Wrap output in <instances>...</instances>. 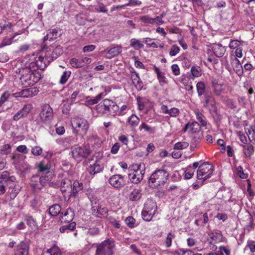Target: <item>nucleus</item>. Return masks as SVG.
Instances as JSON below:
<instances>
[{"instance_id": "f257e3e1", "label": "nucleus", "mask_w": 255, "mask_h": 255, "mask_svg": "<svg viewBox=\"0 0 255 255\" xmlns=\"http://www.w3.org/2000/svg\"><path fill=\"white\" fill-rule=\"evenodd\" d=\"M119 107L114 101L106 99L96 106L97 111L103 115H110L115 116L118 115Z\"/></svg>"}, {"instance_id": "f03ea898", "label": "nucleus", "mask_w": 255, "mask_h": 255, "mask_svg": "<svg viewBox=\"0 0 255 255\" xmlns=\"http://www.w3.org/2000/svg\"><path fill=\"white\" fill-rule=\"evenodd\" d=\"M19 72L20 83L25 87L33 86L41 78L39 72L31 73L29 69H21Z\"/></svg>"}, {"instance_id": "7ed1b4c3", "label": "nucleus", "mask_w": 255, "mask_h": 255, "mask_svg": "<svg viewBox=\"0 0 255 255\" xmlns=\"http://www.w3.org/2000/svg\"><path fill=\"white\" fill-rule=\"evenodd\" d=\"M184 132L188 131L193 134L192 140L194 142H199L203 137V131H201V126L197 122H188L182 129Z\"/></svg>"}, {"instance_id": "20e7f679", "label": "nucleus", "mask_w": 255, "mask_h": 255, "mask_svg": "<svg viewBox=\"0 0 255 255\" xmlns=\"http://www.w3.org/2000/svg\"><path fill=\"white\" fill-rule=\"evenodd\" d=\"M131 172L128 173V178L134 184H138L143 179L145 174V165L144 163L135 164L132 166Z\"/></svg>"}, {"instance_id": "39448f33", "label": "nucleus", "mask_w": 255, "mask_h": 255, "mask_svg": "<svg viewBox=\"0 0 255 255\" xmlns=\"http://www.w3.org/2000/svg\"><path fill=\"white\" fill-rule=\"evenodd\" d=\"M115 248L114 241L108 239L97 245L96 255H113Z\"/></svg>"}, {"instance_id": "423d86ee", "label": "nucleus", "mask_w": 255, "mask_h": 255, "mask_svg": "<svg viewBox=\"0 0 255 255\" xmlns=\"http://www.w3.org/2000/svg\"><path fill=\"white\" fill-rule=\"evenodd\" d=\"M72 126L73 132L79 135L80 140L83 139L89 128L87 121L83 119L75 118L72 122Z\"/></svg>"}, {"instance_id": "0eeeda50", "label": "nucleus", "mask_w": 255, "mask_h": 255, "mask_svg": "<svg viewBox=\"0 0 255 255\" xmlns=\"http://www.w3.org/2000/svg\"><path fill=\"white\" fill-rule=\"evenodd\" d=\"M169 173L164 169H158L153 172L149 179V182L158 186L165 184L168 178Z\"/></svg>"}, {"instance_id": "6e6552de", "label": "nucleus", "mask_w": 255, "mask_h": 255, "mask_svg": "<svg viewBox=\"0 0 255 255\" xmlns=\"http://www.w3.org/2000/svg\"><path fill=\"white\" fill-rule=\"evenodd\" d=\"M214 167L208 162H204L198 167L197 171V178L204 181L210 178L213 174Z\"/></svg>"}, {"instance_id": "1a4fd4ad", "label": "nucleus", "mask_w": 255, "mask_h": 255, "mask_svg": "<svg viewBox=\"0 0 255 255\" xmlns=\"http://www.w3.org/2000/svg\"><path fill=\"white\" fill-rule=\"evenodd\" d=\"M90 153L91 150L89 147L81 146L72 147L70 152L73 158L77 162H80L87 158Z\"/></svg>"}, {"instance_id": "9d476101", "label": "nucleus", "mask_w": 255, "mask_h": 255, "mask_svg": "<svg viewBox=\"0 0 255 255\" xmlns=\"http://www.w3.org/2000/svg\"><path fill=\"white\" fill-rule=\"evenodd\" d=\"M44 51L46 52V59L48 61H53L63 53V48L60 45H50L48 47L44 46Z\"/></svg>"}, {"instance_id": "9b49d317", "label": "nucleus", "mask_w": 255, "mask_h": 255, "mask_svg": "<svg viewBox=\"0 0 255 255\" xmlns=\"http://www.w3.org/2000/svg\"><path fill=\"white\" fill-rule=\"evenodd\" d=\"M39 116L43 123L49 124L53 119V109L49 105L44 104L42 106V110Z\"/></svg>"}, {"instance_id": "f8f14e48", "label": "nucleus", "mask_w": 255, "mask_h": 255, "mask_svg": "<svg viewBox=\"0 0 255 255\" xmlns=\"http://www.w3.org/2000/svg\"><path fill=\"white\" fill-rule=\"evenodd\" d=\"M11 159L13 160V164L16 169L22 172L25 171L30 167L25 162L23 156L18 153L13 154Z\"/></svg>"}, {"instance_id": "ddd939ff", "label": "nucleus", "mask_w": 255, "mask_h": 255, "mask_svg": "<svg viewBox=\"0 0 255 255\" xmlns=\"http://www.w3.org/2000/svg\"><path fill=\"white\" fill-rule=\"evenodd\" d=\"M109 183L114 187L120 188L125 185L124 176L120 174H116L111 177L109 180Z\"/></svg>"}, {"instance_id": "4468645a", "label": "nucleus", "mask_w": 255, "mask_h": 255, "mask_svg": "<svg viewBox=\"0 0 255 255\" xmlns=\"http://www.w3.org/2000/svg\"><path fill=\"white\" fill-rule=\"evenodd\" d=\"M32 106L31 104H26L24 106L22 109L17 112L13 117V120L17 121L19 119L26 117L32 109Z\"/></svg>"}, {"instance_id": "2eb2a0df", "label": "nucleus", "mask_w": 255, "mask_h": 255, "mask_svg": "<svg viewBox=\"0 0 255 255\" xmlns=\"http://www.w3.org/2000/svg\"><path fill=\"white\" fill-rule=\"evenodd\" d=\"M103 169V165L100 164L98 161H96L93 164L88 166L87 171L91 175H95L102 171Z\"/></svg>"}, {"instance_id": "dca6fc26", "label": "nucleus", "mask_w": 255, "mask_h": 255, "mask_svg": "<svg viewBox=\"0 0 255 255\" xmlns=\"http://www.w3.org/2000/svg\"><path fill=\"white\" fill-rule=\"evenodd\" d=\"M204 97V101L202 102L203 107L209 110V108H213L216 106L215 99L211 93L205 94Z\"/></svg>"}, {"instance_id": "f3484780", "label": "nucleus", "mask_w": 255, "mask_h": 255, "mask_svg": "<svg viewBox=\"0 0 255 255\" xmlns=\"http://www.w3.org/2000/svg\"><path fill=\"white\" fill-rule=\"evenodd\" d=\"M29 247L28 245L21 242L17 246L14 255H28Z\"/></svg>"}, {"instance_id": "a211bd4d", "label": "nucleus", "mask_w": 255, "mask_h": 255, "mask_svg": "<svg viewBox=\"0 0 255 255\" xmlns=\"http://www.w3.org/2000/svg\"><path fill=\"white\" fill-rule=\"evenodd\" d=\"M24 221L26 222L28 227L33 231L38 230V226L37 221L32 216L27 214L24 216Z\"/></svg>"}, {"instance_id": "6ab92c4d", "label": "nucleus", "mask_w": 255, "mask_h": 255, "mask_svg": "<svg viewBox=\"0 0 255 255\" xmlns=\"http://www.w3.org/2000/svg\"><path fill=\"white\" fill-rule=\"evenodd\" d=\"M83 188V184L82 182L75 180L72 184L71 188L69 191L70 195L75 197L77 196L78 193Z\"/></svg>"}, {"instance_id": "aec40b11", "label": "nucleus", "mask_w": 255, "mask_h": 255, "mask_svg": "<svg viewBox=\"0 0 255 255\" xmlns=\"http://www.w3.org/2000/svg\"><path fill=\"white\" fill-rule=\"evenodd\" d=\"M141 190L138 188H133L128 195L130 201L135 202L139 200L141 198Z\"/></svg>"}, {"instance_id": "412c9836", "label": "nucleus", "mask_w": 255, "mask_h": 255, "mask_svg": "<svg viewBox=\"0 0 255 255\" xmlns=\"http://www.w3.org/2000/svg\"><path fill=\"white\" fill-rule=\"evenodd\" d=\"M107 51V54L110 55L108 58H112L114 57L117 56L122 52V46L121 45H116L113 48L108 50V48L102 51V53H105Z\"/></svg>"}, {"instance_id": "4be33fe9", "label": "nucleus", "mask_w": 255, "mask_h": 255, "mask_svg": "<svg viewBox=\"0 0 255 255\" xmlns=\"http://www.w3.org/2000/svg\"><path fill=\"white\" fill-rule=\"evenodd\" d=\"M75 216L74 210L71 208L67 209L63 216H62V222L69 223L71 222Z\"/></svg>"}, {"instance_id": "5701e85b", "label": "nucleus", "mask_w": 255, "mask_h": 255, "mask_svg": "<svg viewBox=\"0 0 255 255\" xmlns=\"http://www.w3.org/2000/svg\"><path fill=\"white\" fill-rule=\"evenodd\" d=\"M134 74H132L131 78L132 83L138 91H140L143 87V83L139 78V75L136 72H133Z\"/></svg>"}, {"instance_id": "b1692460", "label": "nucleus", "mask_w": 255, "mask_h": 255, "mask_svg": "<svg viewBox=\"0 0 255 255\" xmlns=\"http://www.w3.org/2000/svg\"><path fill=\"white\" fill-rule=\"evenodd\" d=\"M71 180L68 178H65L63 179L60 182V190L64 193L70 190L72 186Z\"/></svg>"}, {"instance_id": "393cba45", "label": "nucleus", "mask_w": 255, "mask_h": 255, "mask_svg": "<svg viewBox=\"0 0 255 255\" xmlns=\"http://www.w3.org/2000/svg\"><path fill=\"white\" fill-rule=\"evenodd\" d=\"M143 209L155 215L157 209L156 202L153 200L148 201L145 203Z\"/></svg>"}, {"instance_id": "a878e982", "label": "nucleus", "mask_w": 255, "mask_h": 255, "mask_svg": "<svg viewBox=\"0 0 255 255\" xmlns=\"http://www.w3.org/2000/svg\"><path fill=\"white\" fill-rule=\"evenodd\" d=\"M21 187L18 184H13L9 186V191L10 198L11 200H13L17 196L20 190Z\"/></svg>"}, {"instance_id": "bb28decb", "label": "nucleus", "mask_w": 255, "mask_h": 255, "mask_svg": "<svg viewBox=\"0 0 255 255\" xmlns=\"http://www.w3.org/2000/svg\"><path fill=\"white\" fill-rule=\"evenodd\" d=\"M38 91H39L36 87L25 89L21 90L22 97L27 98L32 97L36 95Z\"/></svg>"}, {"instance_id": "cd10ccee", "label": "nucleus", "mask_w": 255, "mask_h": 255, "mask_svg": "<svg viewBox=\"0 0 255 255\" xmlns=\"http://www.w3.org/2000/svg\"><path fill=\"white\" fill-rule=\"evenodd\" d=\"M212 50L217 57H222L226 51V49L221 44H215L212 48Z\"/></svg>"}, {"instance_id": "c85d7f7f", "label": "nucleus", "mask_w": 255, "mask_h": 255, "mask_svg": "<svg viewBox=\"0 0 255 255\" xmlns=\"http://www.w3.org/2000/svg\"><path fill=\"white\" fill-rule=\"evenodd\" d=\"M232 65L234 71L239 76H241L243 74V69L240 61L237 58L233 60Z\"/></svg>"}, {"instance_id": "c756f323", "label": "nucleus", "mask_w": 255, "mask_h": 255, "mask_svg": "<svg viewBox=\"0 0 255 255\" xmlns=\"http://www.w3.org/2000/svg\"><path fill=\"white\" fill-rule=\"evenodd\" d=\"M35 62H36V64H37L38 68L39 69L43 70L47 66L51 61H48V60L46 59L45 54L44 57L41 56H39Z\"/></svg>"}, {"instance_id": "7c9ffc66", "label": "nucleus", "mask_w": 255, "mask_h": 255, "mask_svg": "<svg viewBox=\"0 0 255 255\" xmlns=\"http://www.w3.org/2000/svg\"><path fill=\"white\" fill-rule=\"evenodd\" d=\"M61 210V206L59 204H56L49 208L48 213L51 217H56L60 214Z\"/></svg>"}, {"instance_id": "2f4dec72", "label": "nucleus", "mask_w": 255, "mask_h": 255, "mask_svg": "<svg viewBox=\"0 0 255 255\" xmlns=\"http://www.w3.org/2000/svg\"><path fill=\"white\" fill-rule=\"evenodd\" d=\"M196 89L198 96L200 97L202 95H205L209 93L206 91V86L203 82H198L196 84Z\"/></svg>"}, {"instance_id": "473e14b6", "label": "nucleus", "mask_w": 255, "mask_h": 255, "mask_svg": "<svg viewBox=\"0 0 255 255\" xmlns=\"http://www.w3.org/2000/svg\"><path fill=\"white\" fill-rule=\"evenodd\" d=\"M40 176L38 175H33L30 179L31 186L35 190H40L39 186L40 183Z\"/></svg>"}, {"instance_id": "72a5a7b5", "label": "nucleus", "mask_w": 255, "mask_h": 255, "mask_svg": "<svg viewBox=\"0 0 255 255\" xmlns=\"http://www.w3.org/2000/svg\"><path fill=\"white\" fill-rule=\"evenodd\" d=\"M243 151L246 157L250 158L254 152V146L252 144H247L246 145H243Z\"/></svg>"}, {"instance_id": "f704fd0d", "label": "nucleus", "mask_w": 255, "mask_h": 255, "mask_svg": "<svg viewBox=\"0 0 255 255\" xmlns=\"http://www.w3.org/2000/svg\"><path fill=\"white\" fill-rule=\"evenodd\" d=\"M48 31L51 34V39L52 40L56 39L58 37H60L62 34V29L57 27L49 29Z\"/></svg>"}, {"instance_id": "c9c22d12", "label": "nucleus", "mask_w": 255, "mask_h": 255, "mask_svg": "<svg viewBox=\"0 0 255 255\" xmlns=\"http://www.w3.org/2000/svg\"><path fill=\"white\" fill-rule=\"evenodd\" d=\"M76 224L74 222H71L70 223H69L65 225L61 226L59 229V231L61 233H64L66 231H67V233H68V231L70 232L74 231L76 229Z\"/></svg>"}, {"instance_id": "e433bc0d", "label": "nucleus", "mask_w": 255, "mask_h": 255, "mask_svg": "<svg viewBox=\"0 0 255 255\" xmlns=\"http://www.w3.org/2000/svg\"><path fill=\"white\" fill-rule=\"evenodd\" d=\"M70 65L74 68H79L84 66L83 58L77 59L72 58L70 61Z\"/></svg>"}, {"instance_id": "4c0bfd02", "label": "nucleus", "mask_w": 255, "mask_h": 255, "mask_svg": "<svg viewBox=\"0 0 255 255\" xmlns=\"http://www.w3.org/2000/svg\"><path fill=\"white\" fill-rule=\"evenodd\" d=\"M139 118L134 114H132L128 119V123L131 128L136 127L139 123Z\"/></svg>"}, {"instance_id": "58836bf2", "label": "nucleus", "mask_w": 255, "mask_h": 255, "mask_svg": "<svg viewBox=\"0 0 255 255\" xmlns=\"http://www.w3.org/2000/svg\"><path fill=\"white\" fill-rule=\"evenodd\" d=\"M139 129L141 131L144 130L149 134H152L155 132V128L148 126L146 123H142L139 127Z\"/></svg>"}, {"instance_id": "ea45409f", "label": "nucleus", "mask_w": 255, "mask_h": 255, "mask_svg": "<svg viewBox=\"0 0 255 255\" xmlns=\"http://www.w3.org/2000/svg\"><path fill=\"white\" fill-rule=\"evenodd\" d=\"M209 111L210 114L213 115V118L216 122L220 121L221 120V116L216 106L213 108H209Z\"/></svg>"}, {"instance_id": "a19ab883", "label": "nucleus", "mask_w": 255, "mask_h": 255, "mask_svg": "<svg viewBox=\"0 0 255 255\" xmlns=\"http://www.w3.org/2000/svg\"><path fill=\"white\" fill-rule=\"evenodd\" d=\"M23 69H29L31 73L38 72L36 70L39 69L37 66V64L35 61H32L29 63H26V66Z\"/></svg>"}, {"instance_id": "79ce46f5", "label": "nucleus", "mask_w": 255, "mask_h": 255, "mask_svg": "<svg viewBox=\"0 0 255 255\" xmlns=\"http://www.w3.org/2000/svg\"><path fill=\"white\" fill-rule=\"evenodd\" d=\"M36 167L40 172L48 173L49 172V167L48 165L44 164L43 162H40L36 164Z\"/></svg>"}, {"instance_id": "37998d69", "label": "nucleus", "mask_w": 255, "mask_h": 255, "mask_svg": "<svg viewBox=\"0 0 255 255\" xmlns=\"http://www.w3.org/2000/svg\"><path fill=\"white\" fill-rule=\"evenodd\" d=\"M243 42L237 39H231L229 47L231 49H237L243 45Z\"/></svg>"}, {"instance_id": "c03bdc74", "label": "nucleus", "mask_w": 255, "mask_h": 255, "mask_svg": "<svg viewBox=\"0 0 255 255\" xmlns=\"http://www.w3.org/2000/svg\"><path fill=\"white\" fill-rule=\"evenodd\" d=\"M195 114L197 120L200 123L201 127L206 126L207 122L203 115L199 112H196Z\"/></svg>"}, {"instance_id": "a18cd8bd", "label": "nucleus", "mask_w": 255, "mask_h": 255, "mask_svg": "<svg viewBox=\"0 0 255 255\" xmlns=\"http://www.w3.org/2000/svg\"><path fill=\"white\" fill-rule=\"evenodd\" d=\"M130 46L136 50H138L143 47V45L140 43L138 40L135 38L130 39Z\"/></svg>"}, {"instance_id": "49530a36", "label": "nucleus", "mask_w": 255, "mask_h": 255, "mask_svg": "<svg viewBox=\"0 0 255 255\" xmlns=\"http://www.w3.org/2000/svg\"><path fill=\"white\" fill-rule=\"evenodd\" d=\"M191 73L193 77H199L202 74L201 69L199 66H193L191 68Z\"/></svg>"}, {"instance_id": "de8ad7c7", "label": "nucleus", "mask_w": 255, "mask_h": 255, "mask_svg": "<svg viewBox=\"0 0 255 255\" xmlns=\"http://www.w3.org/2000/svg\"><path fill=\"white\" fill-rule=\"evenodd\" d=\"M46 252L50 255H61L60 249L56 245H54L50 249L47 250Z\"/></svg>"}, {"instance_id": "09e8293b", "label": "nucleus", "mask_w": 255, "mask_h": 255, "mask_svg": "<svg viewBox=\"0 0 255 255\" xmlns=\"http://www.w3.org/2000/svg\"><path fill=\"white\" fill-rule=\"evenodd\" d=\"M141 215L142 219L146 222L150 221L154 215V214L150 213L149 211H147L144 209H143L142 211Z\"/></svg>"}, {"instance_id": "8fccbe9b", "label": "nucleus", "mask_w": 255, "mask_h": 255, "mask_svg": "<svg viewBox=\"0 0 255 255\" xmlns=\"http://www.w3.org/2000/svg\"><path fill=\"white\" fill-rule=\"evenodd\" d=\"M88 142L91 144L99 143L100 141V138L95 132L92 133L88 138Z\"/></svg>"}, {"instance_id": "3c124183", "label": "nucleus", "mask_w": 255, "mask_h": 255, "mask_svg": "<svg viewBox=\"0 0 255 255\" xmlns=\"http://www.w3.org/2000/svg\"><path fill=\"white\" fill-rule=\"evenodd\" d=\"M71 74V72L70 71H64L62 76H61L60 80L59 81V83L62 85H63L65 83H66V82L69 79Z\"/></svg>"}, {"instance_id": "603ef678", "label": "nucleus", "mask_w": 255, "mask_h": 255, "mask_svg": "<svg viewBox=\"0 0 255 255\" xmlns=\"http://www.w3.org/2000/svg\"><path fill=\"white\" fill-rule=\"evenodd\" d=\"M40 177L39 186L40 187V189H41L43 187L46 185L48 181L51 180V177H49L47 175L40 176Z\"/></svg>"}, {"instance_id": "864d4df0", "label": "nucleus", "mask_w": 255, "mask_h": 255, "mask_svg": "<svg viewBox=\"0 0 255 255\" xmlns=\"http://www.w3.org/2000/svg\"><path fill=\"white\" fill-rule=\"evenodd\" d=\"M189 146V143L186 141L178 142L174 146V149L181 150L187 148Z\"/></svg>"}, {"instance_id": "5fc2aeb1", "label": "nucleus", "mask_w": 255, "mask_h": 255, "mask_svg": "<svg viewBox=\"0 0 255 255\" xmlns=\"http://www.w3.org/2000/svg\"><path fill=\"white\" fill-rule=\"evenodd\" d=\"M140 21L143 23L146 24H153L154 20L153 18L150 17L148 15H145L140 17Z\"/></svg>"}, {"instance_id": "6e6d98bb", "label": "nucleus", "mask_w": 255, "mask_h": 255, "mask_svg": "<svg viewBox=\"0 0 255 255\" xmlns=\"http://www.w3.org/2000/svg\"><path fill=\"white\" fill-rule=\"evenodd\" d=\"M100 233V229L96 227H90L87 231V235L89 236H96Z\"/></svg>"}, {"instance_id": "4d7b16f0", "label": "nucleus", "mask_w": 255, "mask_h": 255, "mask_svg": "<svg viewBox=\"0 0 255 255\" xmlns=\"http://www.w3.org/2000/svg\"><path fill=\"white\" fill-rule=\"evenodd\" d=\"M11 151V146L9 144H6L2 145L0 149V152L2 154L7 155L10 153Z\"/></svg>"}, {"instance_id": "13d9d810", "label": "nucleus", "mask_w": 255, "mask_h": 255, "mask_svg": "<svg viewBox=\"0 0 255 255\" xmlns=\"http://www.w3.org/2000/svg\"><path fill=\"white\" fill-rule=\"evenodd\" d=\"M210 236L212 240L216 242L221 241L223 237L221 232L212 233L210 235Z\"/></svg>"}, {"instance_id": "bf43d9fd", "label": "nucleus", "mask_w": 255, "mask_h": 255, "mask_svg": "<svg viewBox=\"0 0 255 255\" xmlns=\"http://www.w3.org/2000/svg\"><path fill=\"white\" fill-rule=\"evenodd\" d=\"M106 218L110 222V223L114 226V227L118 229L120 228V224L118 221L116 220L115 218L111 216H107Z\"/></svg>"}, {"instance_id": "052dcab7", "label": "nucleus", "mask_w": 255, "mask_h": 255, "mask_svg": "<svg viewBox=\"0 0 255 255\" xmlns=\"http://www.w3.org/2000/svg\"><path fill=\"white\" fill-rule=\"evenodd\" d=\"M175 237V235L172 233H169L167 235V236L166 239V246L167 248H169L172 244V241L173 239H174Z\"/></svg>"}, {"instance_id": "680f3d73", "label": "nucleus", "mask_w": 255, "mask_h": 255, "mask_svg": "<svg viewBox=\"0 0 255 255\" xmlns=\"http://www.w3.org/2000/svg\"><path fill=\"white\" fill-rule=\"evenodd\" d=\"M152 39L146 37L145 38H143V42H144L148 47H152V48H157L158 46L157 45L154 43V42H150L152 41Z\"/></svg>"}, {"instance_id": "e2e57ef3", "label": "nucleus", "mask_w": 255, "mask_h": 255, "mask_svg": "<svg viewBox=\"0 0 255 255\" xmlns=\"http://www.w3.org/2000/svg\"><path fill=\"white\" fill-rule=\"evenodd\" d=\"M126 223L129 228H133L134 227V224L135 220L131 216L128 217L125 220Z\"/></svg>"}, {"instance_id": "0e129e2a", "label": "nucleus", "mask_w": 255, "mask_h": 255, "mask_svg": "<svg viewBox=\"0 0 255 255\" xmlns=\"http://www.w3.org/2000/svg\"><path fill=\"white\" fill-rule=\"evenodd\" d=\"M10 94L8 92H4L0 98V107H1L3 103L7 100Z\"/></svg>"}, {"instance_id": "69168bd1", "label": "nucleus", "mask_w": 255, "mask_h": 255, "mask_svg": "<svg viewBox=\"0 0 255 255\" xmlns=\"http://www.w3.org/2000/svg\"><path fill=\"white\" fill-rule=\"evenodd\" d=\"M180 51V48L176 45H173L171 46L170 51L169 52V55L171 56H174L178 54Z\"/></svg>"}, {"instance_id": "338daca9", "label": "nucleus", "mask_w": 255, "mask_h": 255, "mask_svg": "<svg viewBox=\"0 0 255 255\" xmlns=\"http://www.w3.org/2000/svg\"><path fill=\"white\" fill-rule=\"evenodd\" d=\"M31 153L35 156L40 155L42 153V149L38 146H35L32 148Z\"/></svg>"}, {"instance_id": "774afa93", "label": "nucleus", "mask_w": 255, "mask_h": 255, "mask_svg": "<svg viewBox=\"0 0 255 255\" xmlns=\"http://www.w3.org/2000/svg\"><path fill=\"white\" fill-rule=\"evenodd\" d=\"M223 86V84H222L220 85H216V87L213 88L214 90V93L216 96H219L223 91V89L222 88V86Z\"/></svg>"}]
</instances>
